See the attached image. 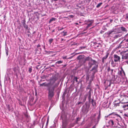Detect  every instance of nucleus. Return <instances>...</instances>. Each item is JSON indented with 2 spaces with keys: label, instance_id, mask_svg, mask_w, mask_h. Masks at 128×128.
Instances as JSON below:
<instances>
[{
  "label": "nucleus",
  "instance_id": "1",
  "mask_svg": "<svg viewBox=\"0 0 128 128\" xmlns=\"http://www.w3.org/2000/svg\"><path fill=\"white\" fill-rule=\"evenodd\" d=\"M110 39L112 38V41H113L115 39L120 37L122 35L121 34H116L114 30L109 31Z\"/></svg>",
  "mask_w": 128,
  "mask_h": 128
},
{
  "label": "nucleus",
  "instance_id": "2",
  "mask_svg": "<svg viewBox=\"0 0 128 128\" xmlns=\"http://www.w3.org/2000/svg\"><path fill=\"white\" fill-rule=\"evenodd\" d=\"M88 96V101L89 102H90V100H91V92L90 90H89L88 94L84 95L82 97V101L83 102H84L86 101V100L87 97Z\"/></svg>",
  "mask_w": 128,
  "mask_h": 128
},
{
  "label": "nucleus",
  "instance_id": "3",
  "mask_svg": "<svg viewBox=\"0 0 128 128\" xmlns=\"http://www.w3.org/2000/svg\"><path fill=\"white\" fill-rule=\"evenodd\" d=\"M126 38H128L126 40V42H122L120 44V46H121V48H126L127 47V45L126 44H128V33L125 36Z\"/></svg>",
  "mask_w": 128,
  "mask_h": 128
},
{
  "label": "nucleus",
  "instance_id": "4",
  "mask_svg": "<svg viewBox=\"0 0 128 128\" xmlns=\"http://www.w3.org/2000/svg\"><path fill=\"white\" fill-rule=\"evenodd\" d=\"M89 107L90 106H88L87 104L85 106H83L82 108V111L84 113H87L89 110Z\"/></svg>",
  "mask_w": 128,
  "mask_h": 128
},
{
  "label": "nucleus",
  "instance_id": "5",
  "mask_svg": "<svg viewBox=\"0 0 128 128\" xmlns=\"http://www.w3.org/2000/svg\"><path fill=\"white\" fill-rule=\"evenodd\" d=\"M48 98L51 99L54 96V91L53 90H52L49 88L48 89Z\"/></svg>",
  "mask_w": 128,
  "mask_h": 128
},
{
  "label": "nucleus",
  "instance_id": "6",
  "mask_svg": "<svg viewBox=\"0 0 128 128\" xmlns=\"http://www.w3.org/2000/svg\"><path fill=\"white\" fill-rule=\"evenodd\" d=\"M60 118L62 120L63 123L66 122L67 121V116L64 113V114L63 113H62L60 116Z\"/></svg>",
  "mask_w": 128,
  "mask_h": 128
},
{
  "label": "nucleus",
  "instance_id": "7",
  "mask_svg": "<svg viewBox=\"0 0 128 128\" xmlns=\"http://www.w3.org/2000/svg\"><path fill=\"white\" fill-rule=\"evenodd\" d=\"M97 62L95 60L92 59L90 62H88V65L89 68H91L92 67V65H96Z\"/></svg>",
  "mask_w": 128,
  "mask_h": 128
},
{
  "label": "nucleus",
  "instance_id": "8",
  "mask_svg": "<svg viewBox=\"0 0 128 128\" xmlns=\"http://www.w3.org/2000/svg\"><path fill=\"white\" fill-rule=\"evenodd\" d=\"M57 80V78L55 76H53L50 78V83L51 84V85H52L54 84L55 82Z\"/></svg>",
  "mask_w": 128,
  "mask_h": 128
},
{
  "label": "nucleus",
  "instance_id": "9",
  "mask_svg": "<svg viewBox=\"0 0 128 128\" xmlns=\"http://www.w3.org/2000/svg\"><path fill=\"white\" fill-rule=\"evenodd\" d=\"M85 22H86V24L89 23V24H87V26L86 27V28H88L92 25V24L94 22V20H86Z\"/></svg>",
  "mask_w": 128,
  "mask_h": 128
},
{
  "label": "nucleus",
  "instance_id": "10",
  "mask_svg": "<svg viewBox=\"0 0 128 128\" xmlns=\"http://www.w3.org/2000/svg\"><path fill=\"white\" fill-rule=\"evenodd\" d=\"M24 114L25 117L26 119V120H24L23 118H22V120L24 122L26 121L27 122H28L30 120V116H28L27 114L26 113H24Z\"/></svg>",
  "mask_w": 128,
  "mask_h": 128
},
{
  "label": "nucleus",
  "instance_id": "11",
  "mask_svg": "<svg viewBox=\"0 0 128 128\" xmlns=\"http://www.w3.org/2000/svg\"><path fill=\"white\" fill-rule=\"evenodd\" d=\"M114 60L115 62H120V57L116 54H114Z\"/></svg>",
  "mask_w": 128,
  "mask_h": 128
},
{
  "label": "nucleus",
  "instance_id": "12",
  "mask_svg": "<svg viewBox=\"0 0 128 128\" xmlns=\"http://www.w3.org/2000/svg\"><path fill=\"white\" fill-rule=\"evenodd\" d=\"M108 123L109 125L113 127L116 128V125L114 124V122L113 120H109Z\"/></svg>",
  "mask_w": 128,
  "mask_h": 128
},
{
  "label": "nucleus",
  "instance_id": "13",
  "mask_svg": "<svg viewBox=\"0 0 128 128\" xmlns=\"http://www.w3.org/2000/svg\"><path fill=\"white\" fill-rule=\"evenodd\" d=\"M26 20L24 19L22 20L21 21V23L24 28L27 30L28 28V26L26 24Z\"/></svg>",
  "mask_w": 128,
  "mask_h": 128
},
{
  "label": "nucleus",
  "instance_id": "14",
  "mask_svg": "<svg viewBox=\"0 0 128 128\" xmlns=\"http://www.w3.org/2000/svg\"><path fill=\"white\" fill-rule=\"evenodd\" d=\"M95 116H96V114H94V116H93V119L92 120H94V122H98L100 120V113H99L97 117V119L96 120L94 119V117Z\"/></svg>",
  "mask_w": 128,
  "mask_h": 128
},
{
  "label": "nucleus",
  "instance_id": "15",
  "mask_svg": "<svg viewBox=\"0 0 128 128\" xmlns=\"http://www.w3.org/2000/svg\"><path fill=\"white\" fill-rule=\"evenodd\" d=\"M114 30L115 32V33L116 34H118L119 33L122 32L121 27L117 28Z\"/></svg>",
  "mask_w": 128,
  "mask_h": 128
},
{
  "label": "nucleus",
  "instance_id": "16",
  "mask_svg": "<svg viewBox=\"0 0 128 128\" xmlns=\"http://www.w3.org/2000/svg\"><path fill=\"white\" fill-rule=\"evenodd\" d=\"M114 104L115 106H119L120 104H122V103H121L120 101L118 100L115 101L114 102Z\"/></svg>",
  "mask_w": 128,
  "mask_h": 128
},
{
  "label": "nucleus",
  "instance_id": "17",
  "mask_svg": "<svg viewBox=\"0 0 128 128\" xmlns=\"http://www.w3.org/2000/svg\"><path fill=\"white\" fill-rule=\"evenodd\" d=\"M19 68L18 67H16L13 68L12 69L15 74H17L18 72H19Z\"/></svg>",
  "mask_w": 128,
  "mask_h": 128
},
{
  "label": "nucleus",
  "instance_id": "18",
  "mask_svg": "<svg viewBox=\"0 0 128 128\" xmlns=\"http://www.w3.org/2000/svg\"><path fill=\"white\" fill-rule=\"evenodd\" d=\"M122 108H124V110H126L128 109V103H126L124 104L122 106Z\"/></svg>",
  "mask_w": 128,
  "mask_h": 128
},
{
  "label": "nucleus",
  "instance_id": "19",
  "mask_svg": "<svg viewBox=\"0 0 128 128\" xmlns=\"http://www.w3.org/2000/svg\"><path fill=\"white\" fill-rule=\"evenodd\" d=\"M109 31L103 34V36L105 38H110Z\"/></svg>",
  "mask_w": 128,
  "mask_h": 128
},
{
  "label": "nucleus",
  "instance_id": "20",
  "mask_svg": "<svg viewBox=\"0 0 128 128\" xmlns=\"http://www.w3.org/2000/svg\"><path fill=\"white\" fill-rule=\"evenodd\" d=\"M92 58H91L89 56L87 57H86L85 59H84V60H83V63H85L86 61H88L89 62H90L91 60H92Z\"/></svg>",
  "mask_w": 128,
  "mask_h": 128
},
{
  "label": "nucleus",
  "instance_id": "21",
  "mask_svg": "<svg viewBox=\"0 0 128 128\" xmlns=\"http://www.w3.org/2000/svg\"><path fill=\"white\" fill-rule=\"evenodd\" d=\"M108 54H107L104 56L102 59V62L103 63H104L105 62V60H106L108 58Z\"/></svg>",
  "mask_w": 128,
  "mask_h": 128
},
{
  "label": "nucleus",
  "instance_id": "22",
  "mask_svg": "<svg viewBox=\"0 0 128 128\" xmlns=\"http://www.w3.org/2000/svg\"><path fill=\"white\" fill-rule=\"evenodd\" d=\"M114 122V124L116 125V127L117 126V125L119 124L118 121L117 119H113Z\"/></svg>",
  "mask_w": 128,
  "mask_h": 128
},
{
  "label": "nucleus",
  "instance_id": "23",
  "mask_svg": "<svg viewBox=\"0 0 128 128\" xmlns=\"http://www.w3.org/2000/svg\"><path fill=\"white\" fill-rule=\"evenodd\" d=\"M82 57L83 56H82L80 55L77 57V59L79 60H80V61H82V63L83 64V60H84V59L82 58Z\"/></svg>",
  "mask_w": 128,
  "mask_h": 128
},
{
  "label": "nucleus",
  "instance_id": "24",
  "mask_svg": "<svg viewBox=\"0 0 128 128\" xmlns=\"http://www.w3.org/2000/svg\"><path fill=\"white\" fill-rule=\"evenodd\" d=\"M122 58L127 59L128 58V54H124L122 56Z\"/></svg>",
  "mask_w": 128,
  "mask_h": 128
},
{
  "label": "nucleus",
  "instance_id": "25",
  "mask_svg": "<svg viewBox=\"0 0 128 128\" xmlns=\"http://www.w3.org/2000/svg\"><path fill=\"white\" fill-rule=\"evenodd\" d=\"M121 28L122 32V31L125 32H127L128 30L126 28L122 26L121 27Z\"/></svg>",
  "mask_w": 128,
  "mask_h": 128
},
{
  "label": "nucleus",
  "instance_id": "26",
  "mask_svg": "<svg viewBox=\"0 0 128 128\" xmlns=\"http://www.w3.org/2000/svg\"><path fill=\"white\" fill-rule=\"evenodd\" d=\"M7 73L8 74L12 75L13 74V72L12 71V70L11 69H9L8 70Z\"/></svg>",
  "mask_w": 128,
  "mask_h": 128
},
{
  "label": "nucleus",
  "instance_id": "27",
  "mask_svg": "<svg viewBox=\"0 0 128 128\" xmlns=\"http://www.w3.org/2000/svg\"><path fill=\"white\" fill-rule=\"evenodd\" d=\"M123 124L121 125H120L119 124L117 125L116 127H118L119 128H124V124L123 123Z\"/></svg>",
  "mask_w": 128,
  "mask_h": 128
},
{
  "label": "nucleus",
  "instance_id": "28",
  "mask_svg": "<svg viewBox=\"0 0 128 128\" xmlns=\"http://www.w3.org/2000/svg\"><path fill=\"white\" fill-rule=\"evenodd\" d=\"M61 34L63 36H64L67 35V32L64 30L61 32Z\"/></svg>",
  "mask_w": 128,
  "mask_h": 128
},
{
  "label": "nucleus",
  "instance_id": "29",
  "mask_svg": "<svg viewBox=\"0 0 128 128\" xmlns=\"http://www.w3.org/2000/svg\"><path fill=\"white\" fill-rule=\"evenodd\" d=\"M58 86V84H55L53 86H52V88H50L52 90H54L55 88H57Z\"/></svg>",
  "mask_w": 128,
  "mask_h": 128
},
{
  "label": "nucleus",
  "instance_id": "30",
  "mask_svg": "<svg viewBox=\"0 0 128 128\" xmlns=\"http://www.w3.org/2000/svg\"><path fill=\"white\" fill-rule=\"evenodd\" d=\"M46 84V83L44 82V83H43L42 84H40V86H47L48 84Z\"/></svg>",
  "mask_w": 128,
  "mask_h": 128
},
{
  "label": "nucleus",
  "instance_id": "31",
  "mask_svg": "<svg viewBox=\"0 0 128 128\" xmlns=\"http://www.w3.org/2000/svg\"><path fill=\"white\" fill-rule=\"evenodd\" d=\"M5 51L6 54V56H8V47H6L5 48Z\"/></svg>",
  "mask_w": 128,
  "mask_h": 128
},
{
  "label": "nucleus",
  "instance_id": "32",
  "mask_svg": "<svg viewBox=\"0 0 128 128\" xmlns=\"http://www.w3.org/2000/svg\"><path fill=\"white\" fill-rule=\"evenodd\" d=\"M55 18H52L51 19H50V20L49 22V23H50L51 22H52L53 20H55Z\"/></svg>",
  "mask_w": 128,
  "mask_h": 128
},
{
  "label": "nucleus",
  "instance_id": "33",
  "mask_svg": "<svg viewBox=\"0 0 128 128\" xmlns=\"http://www.w3.org/2000/svg\"><path fill=\"white\" fill-rule=\"evenodd\" d=\"M102 4V2H100L96 6L97 8H99Z\"/></svg>",
  "mask_w": 128,
  "mask_h": 128
},
{
  "label": "nucleus",
  "instance_id": "34",
  "mask_svg": "<svg viewBox=\"0 0 128 128\" xmlns=\"http://www.w3.org/2000/svg\"><path fill=\"white\" fill-rule=\"evenodd\" d=\"M111 64L112 66H113V67L115 66V64L114 63V62L113 60H112V61L111 62Z\"/></svg>",
  "mask_w": 128,
  "mask_h": 128
},
{
  "label": "nucleus",
  "instance_id": "35",
  "mask_svg": "<svg viewBox=\"0 0 128 128\" xmlns=\"http://www.w3.org/2000/svg\"><path fill=\"white\" fill-rule=\"evenodd\" d=\"M53 40L52 38H50L49 40V42L50 44L52 42Z\"/></svg>",
  "mask_w": 128,
  "mask_h": 128
},
{
  "label": "nucleus",
  "instance_id": "36",
  "mask_svg": "<svg viewBox=\"0 0 128 128\" xmlns=\"http://www.w3.org/2000/svg\"><path fill=\"white\" fill-rule=\"evenodd\" d=\"M62 62H63V61H62L61 60H60V61H58L57 62H56V63L58 64H61Z\"/></svg>",
  "mask_w": 128,
  "mask_h": 128
},
{
  "label": "nucleus",
  "instance_id": "37",
  "mask_svg": "<svg viewBox=\"0 0 128 128\" xmlns=\"http://www.w3.org/2000/svg\"><path fill=\"white\" fill-rule=\"evenodd\" d=\"M96 70V66H94L93 67L92 70H91V71H92L94 70H95V71Z\"/></svg>",
  "mask_w": 128,
  "mask_h": 128
},
{
  "label": "nucleus",
  "instance_id": "38",
  "mask_svg": "<svg viewBox=\"0 0 128 128\" xmlns=\"http://www.w3.org/2000/svg\"><path fill=\"white\" fill-rule=\"evenodd\" d=\"M123 73V74L124 76L125 75V74L123 70L122 71L120 72V74L121 75Z\"/></svg>",
  "mask_w": 128,
  "mask_h": 128
},
{
  "label": "nucleus",
  "instance_id": "39",
  "mask_svg": "<svg viewBox=\"0 0 128 128\" xmlns=\"http://www.w3.org/2000/svg\"><path fill=\"white\" fill-rule=\"evenodd\" d=\"M32 71V69L31 68H28V71L30 73H31Z\"/></svg>",
  "mask_w": 128,
  "mask_h": 128
},
{
  "label": "nucleus",
  "instance_id": "40",
  "mask_svg": "<svg viewBox=\"0 0 128 128\" xmlns=\"http://www.w3.org/2000/svg\"><path fill=\"white\" fill-rule=\"evenodd\" d=\"M107 68H108L107 69V71L108 72H109L110 71V66H108L107 67Z\"/></svg>",
  "mask_w": 128,
  "mask_h": 128
},
{
  "label": "nucleus",
  "instance_id": "41",
  "mask_svg": "<svg viewBox=\"0 0 128 128\" xmlns=\"http://www.w3.org/2000/svg\"><path fill=\"white\" fill-rule=\"evenodd\" d=\"M125 19H128V13H127L126 15Z\"/></svg>",
  "mask_w": 128,
  "mask_h": 128
},
{
  "label": "nucleus",
  "instance_id": "42",
  "mask_svg": "<svg viewBox=\"0 0 128 128\" xmlns=\"http://www.w3.org/2000/svg\"><path fill=\"white\" fill-rule=\"evenodd\" d=\"M84 103V102H83L82 101V102H78V105H79L81 104H83Z\"/></svg>",
  "mask_w": 128,
  "mask_h": 128
},
{
  "label": "nucleus",
  "instance_id": "43",
  "mask_svg": "<svg viewBox=\"0 0 128 128\" xmlns=\"http://www.w3.org/2000/svg\"><path fill=\"white\" fill-rule=\"evenodd\" d=\"M74 79H75V80L76 82H78V78L76 77H75L74 78Z\"/></svg>",
  "mask_w": 128,
  "mask_h": 128
},
{
  "label": "nucleus",
  "instance_id": "44",
  "mask_svg": "<svg viewBox=\"0 0 128 128\" xmlns=\"http://www.w3.org/2000/svg\"><path fill=\"white\" fill-rule=\"evenodd\" d=\"M117 116H118V118H119V120H120L121 119V117H120V115H118V114H117Z\"/></svg>",
  "mask_w": 128,
  "mask_h": 128
},
{
  "label": "nucleus",
  "instance_id": "45",
  "mask_svg": "<svg viewBox=\"0 0 128 128\" xmlns=\"http://www.w3.org/2000/svg\"><path fill=\"white\" fill-rule=\"evenodd\" d=\"M62 58L64 59H66V56H63L62 57Z\"/></svg>",
  "mask_w": 128,
  "mask_h": 128
},
{
  "label": "nucleus",
  "instance_id": "46",
  "mask_svg": "<svg viewBox=\"0 0 128 128\" xmlns=\"http://www.w3.org/2000/svg\"><path fill=\"white\" fill-rule=\"evenodd\" d=\"M88 89H90V90L91 91V90L90 87L88 86L86 88V90H87Z\"/></svg>",
  "mask_w": 128,
  "mask_h": 128
},
{
  "label": "nucleus",
  "instance_id": "47",
  "mask_svg": "<svg viewBox=\"0 0 128 128\" xmlns=\"http://www.w3.org/2000/svg\"><path fill=\"white\" fill-rule=\"evenodd\" d=\"M64 29V28H58V30H63Z\"/></svg>",
  "mask_w": 128,
  "mask_h": 128
},
{
  "label": "nucleus",
  "instance_id": "48",
  "mask_svg": "<svg viewBox=\"0 0 128 128\" xmlns=\"http://www.w3.org/2000/svg\"><path fill=\"white\" fill-rule=\"evenodd\" d=\"M42 78H46V76H44L42 77Z\"/></svg>",
  "mask_w": 128,
  "mask_h": 128
},
{
  "label": "nucleus",
  "instance_id": "49",
  "mask_svg": "<svg viewBox=\"0 0 128 128\" xmlns=\"http://www.w3.org/2000/svg\"><path fill=\"white\" fill-rule=\"evenodd\" d=\"M94 102V100L93 99H92L91 101V102L92 103V104Z\"/></svg>",
  "mask_w": 128,
  "mask_h": 128
},
{
  "label": "nucleus",
  "instance_id": "50",
  "mask_svg": "<svg viewBox=\"0 0 128 128\" xmlns=\"http://www.w3.org/2000/svg\"><path fill=\"white\" fill-rule=\"evenodd\" d=\"M40 44H38L37 46V47L38 48H39V47H40Z\"/></svg>",
  "mask_w": 128,
  "mask_h": 128
},
{
  "label": "nucleus",
  "instance_id": "51",
  "mask_svg": "<svg viewBox=\"0 0 128 128\" xmlns=\"http://www.w3.org/2000/svg\"><path fill=\"white\" fill-rule=\"evenodd\" d=\"M124 115L126 117H128V114H124Z\"/></svg>",
  "mask_w": 128,
  "mask_h": 128
},
{
  "label": "nucleus",
  "instance_id": "52",
  "mask_svg": "<svg viewBox=\"0 0 128 128\" xmlns=\"http://www.w3.org/2000/svg\"><path fill=\"white\" fill-rule=\"evenodd\" d=\"M90 84H89L88 85V86L90 87Z\"/></svg>",
  "mask_w": 128,
  "mask_h": 128
},
{
  "label": "nucleus",
  "instance_id": "53",
  "mask_svg": "<svg viewBox=\"0 0 128 128\" xmlns=\"http://www.w3.org/2000/svg\"><path fill=\"white\" fill-rule=\"evenodd\" d=\"M70 16L72 18H73L74 17V16L72 15H70Z\"/></svg>",
  "mask_w": 128,
  "mask_h": 128
},
{
  "label": "nucleus",
  "instance_id": "54",
  "mask_svg": "<svg viewBox=\"0 0 128 128\" xmlns=\"http://www.w3.org/2000/svg\"><path fill=\"white\" fill-rule=\"evenodd\" d=\"M48 119L47 121L46 122V124H48Z\"/></svg>",
  "mask_w": 128,
  "mask_h": 128
},
{
  "label": "nucleus",
  "instance_id": "55",
  "mask_svg": "<svg viewBox=\"0 0 128 128\" xmlns=\"http://www.w3.org/2000/svg\"><path fill=\"white\" fill-rule=\"evenodd\" d=\"M111 70V73H112V72H113V69H112V70Z\"/></svg>",
  "mask_w": 128,
  "mask_h": 128
},
{
  "label": "nucleus",
  "instance_id": "56",
  "mask_svg": "<svg viewBox=\"0 0 128 128\" xmlns=\"http://www.w3.org/2000/svg\"><path fill=\"white\" fill-rule=\"evenodd\" d=\"M5 17H6L5 16V15L4 16V20H5Z\"/></svg>",
  "mask_w": 128,
  "mask_h": 128
},
{
  "label": "nucleus",
  "instance_id": "57",
  "mask_svg": "<svg viewBox=\"0 0 128 128\" xmlns=\"http://www.w3.org/2000/svg\"><path fill=\"white\" fill-rule=\"evenodd\" d=\"M85 48V47H81L82 49H84Z\"/></svg>",
  "mask_w": 128,
  "mask_h": 128
},
{
  "label": "nucleus",
  "instance_id": "58",
  "mask_svg": "<svg viewBox=\"0 0 128 128\" xmlns=\"http://www.w3.org/2000/svg\"><path fill=\"white\" fill-rule=\"evenodd\" d=\"M64 40V39H63L62 38H61V41H63Z\"/></svg>",
  "mask_w": 128,
  "mask_h": 128
},
{
  "label": "nucleus",
  "instance_id": "59",
  "mask_svg": "<svg viewBox=\"0 0 128 128\" xmlns=\"http://www.w3.org/2000/svg\"><path fill=\"white\" fill-rule=\"evenodd\" d=\"M126 63L127 64H128V61H126Z\"/></svg>",
  "mask_w": 128,
  "mask_h": 128
},
{
  "label": "nucleus",
  "instance_id": "60",
  "mask_svg": "<svg viewBox=\"0 0 128 128\" xmlns=\"http://www.w3.org/2000/svg\"><path fill=\"white\" fill-rule=\"evenodd\" d=\"M104 32V31H102L101 32H100V33H102V34Z\"/></svg>",
  "mask_w": 128,
  "mask_h": 128
},
{
  "label": "nucleus",
  "instance_id": "61",
  "mask_svg": "<svg viewBox=\"0 0 128 128\" xmlns=\"http://www.w3.org/2000/svg\"><path fill=\"white\" fill-rule=\"evenodd\" d=\"M76 25H78V23H76Z\"/></svg>",
  "mask_w": 128,
  "mask_h": 128
},
{
  "label": "nucleus",
  "instance_id": "62",
  "mask_svg": "<svg viewBox=\"0 0 128 128\" xmlns=\"http://www.w3.org/2000/svg\"><path fill=\"white\" fill-rule=\"evenodd\" d=\"M54 32V30H53L52 31V32Z\"/></svg>",
  "mask_w": 128,
  "mask_h": 128
},
{
  "label": "nucleus",
  "instance_id": "63",
  "mask_svg": "<svg viewBox=\"0 0 128 128\" xmlns=\"http://www.w3.org/2000/svg\"><path fill=\"white\" fill-rule=\"evenodd\" d=\"M92 104V105L93 106H94V104L93 103Z\"/></svg>",
  "mask_w": 128,
  "mask_h": 128
},
{
  "label": "nucleus",
  "instance_id": "64",
  "mask_svg": "<svg viewBox=\"0 0 128 128\" xmlns=\"http://www.w3.org/2000/svg\"><path fill=\"white\" fill-rule=\"evenodd\" d=\"M95 128V127L94 126L93 127V128Z\"/></svg>",
  "mask_w": 128,
  "mask_h": 128
}]
</instances>
